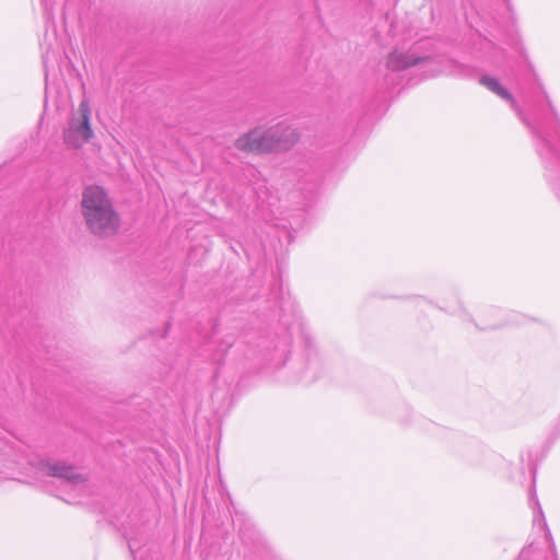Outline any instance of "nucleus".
<instances>
[{
	"label": "nucleus",
	"instance_id": "1",
	"mask_svg": "<svg viewBox=\"0 0 560 560\" xmlns=\"http://www.w3.org/2000/svg\"><path fill=\"white\" fill-rule=\"evenodd\" d=\"M81 213L86 228L96 236L106 237L117 233L120 218L106 190L98 185L84 188L81 199Z\"/></svg>",
	"mask_w": 560,
	"mask_h": 560
},
{
	"label": "nucleus",
	"instance_id": "2",
	"mask_svg": "<svg viewBox=\"0 0 560 560\" xmlns=\"http://www.w3.org/2000/svg\"><path fill=\"white\" fill-rule=\"evenodd\" d=\"M90 118V104L83 100L63 130V141L68 148L80 149L93 137Z\"/></svg>",
	"mask_w": 560,
	"mask_h": 560
},
{
	"label": "nucleus",
	"instance_id": "3",
	"mask_svg": "<svg viewBox=\"0 0 560 560\" xmlns=\"http://www.w3.org/2000/svg\"><path fill=\"white\" fill-rule=\"evenodd\" d=\"M234 145L238 151L247 153L265 154L272 152L269 129L265 126H257L241 135L235 140Z\"/></svg>",
	"mask_w": 560,
	"mask_h": 560
},
{
	"label": "nucleus",
	"instance_id": "4",
	"mask_svg": "<svg viewBox=\"0 0 560 560\" xmlns=\"http://www.w3.org/2000/svg\"><path fill=\"white\" fill-rule=\"evenodd\" d=\"M44 470L54 477L65 481L66 487L83 491L86 488V477L78 468L69 466L62 462L46 463Z\"/></svg>",
	"mask_w": 560,
	"mask_h": 560
},
{
	"label": "nucleus",
	"instance_id": "5",
	"mask_svg": "<svg viewBox=\"0 0 560 560\" xmlns=\"http://www.w3.org/2000/svg\"><path fill=\"white\" fill-rule=\"evenodd\" d=\"M268 129L272 143V152L278 150H289L300 139L298 130L287 124H277L268 127Z\"/></svg>",
	"mask_w": 560,
	"mask_h": 560
},
{
	"label": "nucleus",
	"instance_id": "6",
	"mask_svg": "<svg viewBox=\"0 0 560 560\" xmlns=\"http://www.w3.org/2000/svg\"><path fill=\"white\" fill-rule=\"evenodd\" d=\"M428 60L427 58H419L413 52L393 51L386 60V67L393 71L405 70L420 61Z\"/></svg>",
	"mask_w": 560,
	"mask_h": 560
},
{
	"label": "nucleus",
	"instance_id": "7",
	"mask_svg": "<svg viewBox=\"0 0 560 560\" xmlns=\"http://www.w3.org/2000/svg\"><path fill=\"white\" fill-rule=\"evenodd\" d=\"M480 83L501 98L509 101L511 105L514 106L515 101L513 96L497 79L485 75L480 79Z\"/></svg>",
	"mask_w": 560,
	"mask_h": 560
},
{
	"label": "nucleus",
	"instance_id": "8",
	"mask_svg": "<svg viewBox=\"0 0 560 560\" xmlns=\"http://www.w3.org/2000/svg\"><path fill=\"white\" fill-rule=\"evenodd\" d=\"M445 71H446V70L443 68V69H439V70H436L435 72H436V73H442V72H445Z\"/></svg>",
	"mask_w": 560,
	"mask_h": 560
}]
</instances>
